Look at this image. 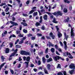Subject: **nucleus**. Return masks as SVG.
<instances>
[{
    "mask_svg": "<svg viewBox=\"0 0 75 75\" xmlns=\"http://www.w3.org/2000/svg\"><path fill=\"white\" fill-rule=\"evenodd\" d=\"M64 3H67L68 4H69V3H70V1L68 0H64Z\"/></svg>",
    "mask_w": 75,
    "mask_h": 75,
    "instance_id": "obj_18",
    "label": "nucleus"
},
{
    "mask_svg": "<svg viewBox=\"0 0 75 75\" xmlns=\"http://www.w3.org/2000/svg\"><path fill=\"white\" fill-rule=\"evenodd\" d=\"M57 50H58V51H59V52H62V50L60 48L58 49Z\"/></svg>",
    "mask_w": 75,
    "mask_h": 75,
    "instance_id": "obj_62",
    "label": "nucleus"
},
{
    "mask_svg": "<svg viewBox=\"0 0 75 75\" xmlns=\"http://www.w3.org/2000/svg\"><path fill=\"white\" fill-rule=\"evenodd\" d=\"M28 37H31V36H33V35L31 34H29L28 35Z\"/></svg>",
    "mask_w": 75,
    "mask_h": 75,
    "instance_id": "obj_35",
    "label": "nucleus"
},
{
    "mask_svg": "<svg viewBox=\"0 0 75 75\" xmlns=\"http://www.w3.org/2000/svg\"><path fill=\"white\" fill-rule=\"evenodd\" d=\"M46 61V60L45 59V58H44V57H42V62L43 63H44V64H45V63Z\"/></svg>",
    "mask_w": 75,
    "mask_h": 75,
    "instance_id": "obj_17",
    "label": "nucleus"
},
{
    "mask_svg": "<svg viewBox=\"0 0 75 75\" xmlns=\"http://www.w3.org/2000/svg\"><path fill=\"white\" fill-rule=\"evenodd\" d=\"M4 64H5V63H4L3 64H1L0 65V67L2 68V67H3L4 66Z\"/></svg>",
    "mask_w": 75,
    "mask_h": 75,
    "instance_id": "obj_37",
    "label": "nucleus"
},
{
    "mask_svg": "<svg viewBox=\"0 0 75 75\" xmlns=\"http://www.w3.org/2000/svg\"><path fill=\"white\" fill-rule=\"evenodd\" d=\"M23 59L24 61H26V57H23Z\"/></svg>",
    "mask_w": 75,
    "mask_h": 75,
    "instance_id": "obj_59",
    "label": "nucleus"
},
{
    "mask_svg": "<svg viewBox=\"0 0 75 75\" xmlns=\"http://www.w3.org/2000/svg\"><path fill=\"white\" fill-rule=\"evenodd\" d=\"M23 31L24 33H27V30L25 29H23Z\"/></svg>",
    "mask_w": 75,
    "mask_h": 75,
    "instance_id": "obj_31",
    "label": "nucleus"
},
{
    "mask_svg": "<svg viewBox=\"0 0 75 75\" xmlns=\"http://www.w3.org/2000/svg\"><path fill=\"white\" fill-rule=\"evenodd\" d=\"M51 51L52 53H54V52H55V49H54V48H52L51 49Z\"/></svg>",
    "mask_w": 75,
    "mask_h": 75,
    "instance_id": "obj_25",
    "label": "nucleus"
},
{
    "mask_svg": "<svg viewBox=\"0 0 75 75\" xmlns=\"http://www.w3.org/2000/svg\"><path fill=\"white\" fill-rule=\"evenodd\" d=\"M57 68H61V64H58Z\"/></svg>",
    "mask_w": 75,
    "mask_h": 75,
    "instance_id": "obj_34",
    "label": "nucleus"
},
{
    "mask_svg": "<svg viewBox=\"0 0 75 75\" xmlns=\"http://www.w3.org/2000/svg\"><path fill=\"white\" fill-rule=\"evenodd\" d=\"M10 71L11 72L12 74H14V71H13V70L11 69L10 70Z\"/></svg>",
    "mask_w": 75,
    "mask_h": 75,
    "instance_id": "obj_38",
    "label": "nucleus"
},
{
    "mask_svg": "<svg viewBox=\"0 0 75 75\" xmlns=\"http://www.w3.org/2000/svg\"><path fill=\"white\" fill-rule=\"evenodd\" d=\"M49 36H46V37L47 40H51V38L50 37H52V39L53 40H54L55 38V35H53V33L52 32H50L49 34Z\"/></svg>",
    "mask_w": 75,
    "mask_h": 75,
    "instance_id": "obj_1",
    "label": "nucleus"
},
{
    "mask_svg": "<svg viewBox=\"0 0 75 75\" xmlns=\"http://www.w3.org/2000/svg\"><path fill=\"white\" fill-rule=\"evenodd\" d=\"M21 55H30V53L24 50H21Z\"/></svg>",
    "mask_w": 75,
    "mask_h": 75,
    "instance_id": "obj_3",
    "label": "nucleus"
},
{
    "mask_svg": "<svg viewBox=\"0 0 75 75\" xmlns=\"http://www.w3.org/2000/svg\"><path fill=\"white\" fill-rule=\"evenodd\" d=\"M49 47H50L51 46V47H54V45H53V44H52L50 42H49Z\"/></svg>",
    "mask_w": 75,
    "mask_h": 75,
    "instance_id": "obj_19",
    "label": "nucleus"
},
{
    "mask_svg": "<svg viewBox=\"0 0 75 75\" xmlns=\"http://www.w3.org/2000/svg\"><path fill=\"white\" fill-rule=\"evenodd\" d=\"M63 55L64 57H67V55H66V52H64L63 53Z\"/></svg>",
    "mask_w": 75,
    "mask_h": 75,
    "instance_id": "obj_43",
    "label": "nucleus"
},
{
    "mask_svg": "<svg viewBox=\"0 0 75 75\" xmlns=\"http://www.w3.org/2000/svg\"><path fill=\"white\" fill-rule=\"evenodd\" d=\"M55 48L56 49H57V50H58V47L57 45H55Z\"/></svg>",
    "mask_w": 75,
    "mask_h": 75,
    "instance_id": "obj_49",
    "label": "nucleus"
},
{
    "mask_svg": "<svg viewBox=\"0 0 75 75\" xmlns=\"http://www.w3.org/2000/svg\"><path fill=\"white\" fill-rule=\"evenodd\" d=\"M35 25L36 26V27L39 26V25H40V23L38 22H36L35 24Z\"/></svg>",
    "mask_w": 75,
    "mask_h": 75,
    "instance_id": "obj_23",
    "label": "nucleus"
},
{
    "mask_svg": "<svg viewBox=\"0 0 75 75\" xmlns=\"http://www.w3.org/2000/svg\"><path fill=\"white\" fill-rule=\"evenodd\" d=\"M59 59H61L62 61H64V59L62 58L61 57H60L59 56Z\"/></svg>",
    "mask_w": 75,
    "mask_h": 75,
    "instance_id": "obj_30",
    "label": "nucleus"
},
{
    "mask_svg": "<svg viewBox=\"0 0 75 75\" xmlns=\"http://www.w3.org/2000/svg\"><path fill=\"white\" fill-rule=\"evenodd\" d=\"M58 36L59 38H60L61 37H62V34L60 33L58 34Z\"/></svg>",
    "mask_w": 75,
    "mask_h": 75,
    "instance_id": "obj_36",
    "label": "nucleus"
},
{
    "mask_svg": "<svg viewBox=\"0 0 75 75\" xmlns=\"http://www.w3.org/2000/svg\"><path fill=\"white\" fill-rule=\"evenodd\" d=\"M63 11L64 13H67L68 12V10L66 8H64Z\"/></svg>",
    "mask_w": 75,
    "mask_h": 75,
    "instance_id": "obj_22",
    "label": "nucleus"
},
{
    "mask_svg": "<svg viewBox=\"0 0 75 75\" xmlns=\"http://www.w3.org/2000/svg\"><path fill=\"white\" fill-rule=\"evenodd\" d=\"M18 61H22V59H21V57H19Z\"/></svg>",
    "mask_w": 75,
    "mask_h": 75,
    "instance_id": "obj_54",
    "label": "nucleus"
},
{
    "mask_svg": "<svg viewBox=\"0 0 75 75\" xmlns=\"http://www.w3.org/2000/svg\"><path fill=\"white\" fill-rule=\"evenodd\" d=\"M58 26H56L55 27L57 28V31H59V28H58Z\"/></svg>",
    "mask_w": 75,
    "mask_h": 75,
    "instance_id": "obj_53",
    "label": "nucleus"
},
{
    "mask_svg": "<svg viewBox=\"0 0 75 75\" xmlns=\"http://www.w3.org/2000/svg\"><path fill=\"white\" fill-rule=\"evenodd\" d=\"M44 72L45 74H48V71L46 69H44Z\"/></svg>",
    "mask_w": 75,
    "mask_h": 75,
    "instance_id": "obj_24",
    "label": "nucleus"
},
{
    "mask_svg": "<svg viewBox=\"0 0 75 75\" xmlns=\"http://www.w3.org/2000/svg\"><path fill=\"white\" fill-rule=\"evenodd\" d=\"M16 34H19L20 33V31L17 30L16 32Z\"/></svg>",
    "mask_w": 75,
    "mask_h": 75,
    "instance_id": "obj_58",
    "label": "nucleus"
},
{
    "mask_svg": "<svg viewBox=\"0 0 75 75\" xmlns=\"http://www.w3.org/2000/svg\"><path fill=\"white\" fill-rule=\"evenodd\" d=\"M29 3H30V0H28L26 2V4H28Z\"/></svg>",
    "mask_w": 75,
    "mask_h": 75,
    "instance_id": "obj_63",
    "label": "nucleus"
},
{
    "mask_svg": "<svg viewBox=\"0 0 75 75\" xmlns=\"http://www.w3.org/2000/svg\"><path fill=\"white\" fill-rule=\"evenodd\" d=\"M47 15L46 14L43 17L44 20H47Z\"/></svg>",
    "mask_w": 75,
    "mask_h": 75,
    "instance_id": "obj_11",
    "label": "nucleus"
},
{
    "mask_svg": "<svg viewBox=\"0 0 75 75\" xmlns=\"http://www.w3.org/2000/svg\"><path fill=\"white\" fill-rule=\"evenodd\" d=\"M10 22L11 23V24L13 25H11L10 26V28H11V27H13L14 26V25H15V26H17V25H18V23H15L12 21H10Z\"/></svg>",
    "mask_w": 75,
    "mask_h": 75,
    "instance_id": "obj_4",
    "label": "nucleus"
},
{
    "mask_svg": "<svg viewBox=\"0 0 75 75\" xmlns=\"http://www.w3.org/2000/svg\"><path fill=\"white\" fill-rule=\"evenodd\" d=\"M21 64H19L18 66V68H20L21 67Z\"/></svg>",
    "mask_w": 75,
    "mask_h": 75,
    "instance_id": "obj_60",
    "label": "nucleus"
},
{
    "mask_svg": "<svg viewBox=\"0 0 75 75\" xmlns=\"http://www.w3.org/2000/svg\"><path fill=\"white\" fill-rule=\"evenodd\" d=\"M16 47L17 48H21V46L17 45H16Z\"/></svg>",
    "mask_w": 75,
    "mask_h": 75,
    "instance_id": "obj_26",
    "label": "nucleus"
},
{
    "mask_svg": "<svg viewBox=\"0 0 75 75\" xmlns=\"http://www.w3.org/2000/svg\"><path fill=\"white\" fill-rule=\"evenodd\" d=\"M56 53L57 55H60V54L58 53V51H56Z\"/></svg>",
    "mask_w": 75,
    "mask_h": 75,
    "instance_id": "obj_56",
    "label": "nucleus"
},
{
    "mask_svg": "<svg viewBox=\"0 0 75 75\" xmlns=\"http://www.w3.org/2000/svg\"><path fill=\"white\" fill-rule=\"evenodd\" d=\"M23 35H18V37H23Z\"/></svg>",
    "mask_w": 75,
    "mask_h": 75,
    "instance_id": "obj_33",
    "label": "nucleus"
},
{
    "mask_svg": "<svg viewBox=\"0 0 75 75\" xmlns=\"http://www.w3.org/2000/svg\"><path fill=\"white\" fill-rule=\"evenodd\" d=\"M37 35L38 36H39V37H41V36H42V34L40 33H38Z\"/></svg>",
    "mask_w": 75,
    "mask_h": 75,
    "instance_id": "obj_47",
    "label": "nucleus"
},
{
    "mask_svg": "<svg viewBox=\"0 0 75 75\" xmlns=\"http://www.w3.org/2000/svg\"><path fill=\"white\" fill-rule=\"evenodd\" d=\"M64 35L65 39H66V40H68V37H69V35H67V34L65 32L64 33Z\"/></svg>",
    "mask_w": 75,
    "mask_h": 75,
    "instance_id": "obj_8",
    "label": "nucleus"
},
{
    "mask_svg": "<svg viewBox=\"0 0 75 75\" xmlns=\"http://www.w3.org/2000/svg\"><path fill=\"white\" fill-rule=\"evenodd\" d=\"M18 41H19V39H18L16 40V41L15 42V44H17L18 42Z\"/></svg>",
    "mask_w": 75,
    "mask_h": 75,
    "instance_id": "obj_44",
    "label": "nucleus"
},
{
    "mask_svg": "<svg viewBox=\"0 0 75 75\" xmlns=\"http://www.w3.org/2000/svg\"><path fill=\"white\" fill-rule=\"evenodd\" d=\"M75 72V71L74 69H72L71 70L69 71V72L71 75H72L73 74V72Z\"/></svg>",
    "mask_w": 75,
    "mask_h": 75,
    "instance_id": "obj_10",
    "label": "nucleus"
},
{
    "mask_svg": "<svg viewBox=\"0 0 75 75\" xmlns=\"http://www.w3.org/2000/svg\"><path fill=\"white\" fill-rule=\"evenodd\" d=\"M41 29L42 30H45V26H42V27Z\"/></svg>",
    "mask_w": 75,
    "mask_h": 75,
    "instance_id": "obj_42",
    "label": "nucleus"
},
{
    "mask_svg": "<svg viewBox=\"0 0 75 75\" xmlns=\"http://www.w3.org/2000/svg\"><path fill=\"white\" fill-rule=\"evenodd\" d=\"M37 12H34L33 13V15L34 16H37Z\"/></svg>",
    "mask_w": 75,
    "mask_h": 75,
    "instance_id": "obj_48",
    "label": "nucleus"
},
{
    "mask_svg": "<svg viewBox=\"0 0 75 75\" xmlns=\"http://www.w3.org/2000/svg\"><path fill=\"white\" fill-rule=\"evenodd\" d=\"M9 9L10 8H9L8 7H6L5 9L6 12H8V10H9Z\"/></svg>",
    "mask_w": 75,
    "mask_h": 75,
    "instance_id": "obj_27",
    "label": "nucleus"
},
{
    "mask_svg": "<svg viewBox=\"0 0 75 75\" xmlns=\"http://www.w3.org/2000/svg\"><path fill=\"white\" fill-rule=\"evenodd\" d=\"M21 24H23V26H27V24L26 23H24L23 22H22L21 23Z\"/></svg>",
    "mask_w": 75,
    "mask_h": 75,
    "instance_id": "obj_15",
    "label": "nucleus"
},
{
    "mask_svg": "<svg viewBox=\"0 0 75 75\" xmlns=\"http://www.w3.org/2000/svg\"><path fill=\"white\" fill-rule=\"evenodd\" d=\"M52 14L54 16H62V13L61 12V11H57V12H55L54 13H52Z\"/></svg>",
    "mask_w": 75,
    "mask_h": 75,
    "instance_id": "obj_2",
    "label": "nucleus"
},
{
    "mask_svg": "<svg viewBox=\"0 0 75 75\" xmlns=\"http://www.w3.org/2000/svg\"><path fill=\"white\" fill-rule=\"evenodd\" d=\"M23 16H24L25 17H27V16H28V15L26 14L23 13Z\"/></svg>",
    "mask_w": 75,
    "mask_h": 75,
    "instance_id": "obj_46",
    "label": "nucleus"
},
{
    "mask_svg": "<svg viewBox=\"0 0 75 75\" xmlns=\"http://www.w3.org/2000/svg\"><path fill=\"white\" fill-rule=\"evenodd\" d=\"M25 39H26V37H23L22 40L23 41V40H25Z\"/></svg>",
    "mask_w": 75,
    "mask_h": 75,
    "instance_id": "obj_64",
    "label": "nucleus"
},
{
    "mask_svg": "<svg viewBox=\"0 0 75 75\" xmlns=\"http://www.w3.org/2000/svg\"><path fill=\"white\" fill-rule=\"evenodd\" d=\"M53 58L56 61H57V60H59V56L56 55V56H54L53 57Z\"/></svg>",
    "mask_w": 75,
    "mask_h": 75,
    "instance_id": "obj_5",
    "label": "nucleus"
},
{
    "mask_svg": "<svg viewBox=\"0 0 75 75\" xmlns=\"http://www.w3.org/2000/svg\"><path fill=\"white\" fill-rule=\"evenodd\" d=\"M71 37L73 38L75 36V33L74 32L71 33Z\"/></svg>",
    "mask_w": 75,
    "mask_h": 75,
    "instance_id": "obj_14",
    "label": "nucleus"
},
{
    "mask_svg": "<svg viewBox=\"0 0 75 75\" xmlns=\"http://www.w3.org/2000/svg\"><path fill=\"white\" fill-rule=\"evenodd\" d=\"M69 17H67V19H65L64 20V21L65 22H68V21H69Z\"/></svg>",
    "mask_w": 75,
    "mask_h": 75,
    "instance_id": "obj_21",
    "label": "nucleus"
},
{
    "mask_svg": "<svg viewBox=\"0 0 75 75\" xmlns=\"http://www.w3.org/2000/svg\"><path fill=\"white\" fill-rule=\"evenodd\" d=\"M26 60L27 62H29L30 60V57L29 56L27 57Z\"/></svg>",
    "mask_w": 75,
    "mask_h": 75,
    "instance_id": "obj_13",
    "label": "nucleus"
},
{
    "mask_svg": "<svg viewBox=\"0 0 75 75\" xmlns=\"http://www.w3.org/2000/svg\"><path fill=\"white\" fill-rule=\"evenodd\" d=\"M34 11H35L34 9H33L31 10V11H29V14H32V13H34Z\"/></svg>",
    "mask_w": 75,
    "mask_h": 75,
    "instance_id": "obj_20",
    "label": "nucleus"
},
{
    "mask_svg": "<svg viewBox=\"0 0 75 75\" xmlns=\"http://www.w3.org/2000/svg\"><path fill=\"white\" fill-rule=\"evenodd\" d=\"M63 73V74L64 75H67V72H66V71H64Z\"/></svg>",
    "mask_w": 75,
    "mask_h": 75,
    "instance_id": "obj_52",
    "label": "nucleus"
},
{
    "mask_svg": "<svg viewBox=\"0 0 75 75\" xmlns=\"http://www.w3.org/2000/svg\"><path fill=\"white\" fill-rule=\"evenodd\" d=\"M52 61V59L51 57H50L49 59H48L47 60V62H51Z\"/></svg>",
    "mask_w": 75,
    "mask_h": 75,
    "instance_id": "obj_16",
    "label": "nucleus"
},
{
    "mask_svg": "<svg viewBox=\"0 0 75 75\" xmlns=\"http://www.w3.org/2000/svg\"><path fill=\"white\" fill-rule=\"evenodd\" d=\"M69 67L71 69H75V66L74 64H72L70 65Z\"/></svg>",
    "mask_w": 75,
    "mask_h": 75,
    "instance_id": "obj_6",
    "label": "nucleus"
},
{
    "mask_svg": "<svg viewBox=\"0 0 75 75\" xmlns=\"http://www.w3.org/2000/svg\"><path fill=\"white\" fill-rule=\"evenodd\" d=\"M10 47L11 48L13 46V43H9Z\"/></svg>",
    "mask_w": 75,
    "mask_h": 75,
    "instance_id": "obj_28",
    "label": "nucleus"
},
{
    "mask_svg": "<svg viewBox=\"0 0 75 75\" xmlns=\"http://www.w3.org/2000/svg\"><path fill=\"white\" fill-rule=\"evenodd\" d=\"M38 64L39 65H40V64H41V61L40 60H39L38 61Z\"/></svg>",
    "mask_w": 75,
    "mask_h": 75,
    "instance_id": "obj_50",
    "label": "nucleus"
},
{
    "mask_svg": "<svg viewBox=\"0 0 75 75\" xmlns=\"http://www.w3.org/2000/svg\"><path fill=\"white\" fill-rule=\"evenodd\" d=\"M41 40H45V37L44 36H43L41 38Z\"/></svg>",
    "mask_w": 75,
    "mask_h": 75,
    "instance_id": "obj_57",
    "label": "nucleus"
},
{
    "mask_svg": "<svg viewBox=\"0 0 75 75\" xmlns=\"http://www.w3.org/2000/svg\"><path fill=\"white\" fill-rule=\"evenodd\" d=\"M47 68L48 70H50L51 69V65L48 64L47 65Z\"/></svg>",
    "mask_w": 75,
    "mask_h": 75,
    "instance_id": "obj_9",
    "label": "nucleus"
},
{
    "mask_svg": "<svg viewBox=\"0 0 75 75\" xmlns=\"http://www.w3.org/2000/svg\"><path fill=\"white\" fill-rule=\"evenodd\" d=\"M39 55L40 56L43 55V52L42 51L41 52L39 53Z\"/></svg>",
    "mask_w": 75,
    "mask_h": 75,
    "instance_id": "obj_29",
    "label": "nucleus"
},
{
    "mask_svg": "<svg viewBox=\"0 0 75 75\" xmlns=\"http://www.w3.org/2000/svg\"><path fill=\"white\" fill-rule=\"evenodd\" d=\"M15 20H16V18L15 17H14L13 16L12 17V21H15Z\"/></svg>",
    "mask_w": 75,
    "mask_h": 75,
    "instance_id": "obj_40",
    "label": "nucleus"
},
{
    "mask_svg": "<svg viewBox=\"0 0 75 75\" xmlns=\"http://www.w3.org/2000/svg\"><path fill=\"white\" fill-rule=\"evenodd\" d=\"M57 75H63V74L62 72H60L59 73H58L57 74Z\"/></svg>",
    "mask_w": 75,
    "mask_h": 75,
    "instance_id": "obj_41",
    "label": "nucleus"
},
{
    "mask_svg": "<svg viewBox=\"0 0 75 75\" xmlns=\"http://www.w3.org/2000/svg\"><path fill=\"white\" fill-rule=\"evenodd\" d=\"M10 52V49L8 48H6L5 50V52L6 54H8Z\"/></svg>",
    "mask_w": 75,
    "mask_h": 75,
    "instance_id": "obj_7",
    "label": "nucleus"
},
{
    "mask_svg": "<svg viewBox=\"0 0 75 75\" xmlns=\"http://www.w3.org/2000/svg\"><path fill=\"white\" fill-rule=\"evenodd\" d=\"M53 22L54 23H55L56 24L57 23H58V21H56V19L55 18H53Z\"/></svg>",
    "mask_w": 75,
    "mask_h": 75,
    "instance_id": "obj_12",
    "label": "nucleus"
},
{
    "mask_svg": "<svg viewBox=\"0 0 75 75\" xmlns=\"http://www.w3.org/2000/svg\"><path fill=\"white\" fill-rule=\"evenodd\" d=\"M60 44L62 47H63L64 46V45L62 44V42H60Z\"/></svg>",
    "mask_w": 75,
    "mask_h": 75,
    "instance_id": "obj_51",
    "label": "nucleus"
},
{
    "mask_svg": "<svg viewBox=\"0 0 75 75\" xmlns=\"http://www.w3.org/2000/svg\"><path fill=\"white\" fill-rule=\"evenodd\" d=\"M38 69L39 70L41 69V70H42V67L41 66H40L38 67Z\"/></svg>",
    "mask_w": 75,
    "mask_h": 75,
    "instance_id": "obj_55",
    "label": "nucleus"
},
{
    "mask_svg": "<svg viewBox=\"0 0 75 75\" xmlns=\"http://www.w3.org/2000/svg\"><path fill=\"white\" fill-rule=\"evenodd\" d=\"M24 42V41L23 40H21V41H20L19 42V44H23V43Z\"/></svg>",
    "mask_w": 75,
    "mask_h": 75,
    "instance_id": "obj_32",
    "label": "nucleus"
},
{
    "mask_svg": "<svg viewBox=\"0 0 75 75\" xmlns=\"http://www.w3.org/2000/svg\"><path fill=\"white\" fill-rule=\"evenodd\" d=\"M48 48H46V49L45 50V53L46 54H47V52H48Z\"/></svg>",
    "mask_w": 75,
    "mask_h": 75,
    "instance_id": "obj_39",
    "label": "nucleus"
},
{
    "mask_svg": "<svg viewBox=\"0 0 75 75\" xmlns=\"http://www.w3.org/2000/svg\"><path fill=\"white\" fill-rule=\"evenodd\" d=\"M31 39L32 40H34L35 39V37H32L31 38Z\"/></svg>",
    "mask_w": 75,
    "mask_h": 75,
    "instance_id": "obj_45",
    "label": "nucleus"
},
{
    "mask_svg": "<svg viewBox=\"0 0 75 75\" xmlns=\"http://www.w3.org/2000/svg\"><path fill=\"white\" fill-rule=\"evenodd\" d=\"M64 48L66 50L67 49V45H64Z\"/></svg>",
    "mask_w": 75,
    "mask_h": 75,
    "instance_id": "obj_61",
    "label": "nucleus"
}]
</instances>
